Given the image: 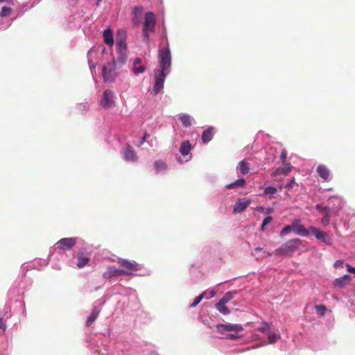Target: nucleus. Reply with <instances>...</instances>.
Listing matches in <instances>:
<instances>
[{"label": "nucleus", "mask_w": 355, "mask_h": 355, "mask_svg": "<svg viewBox=\"0 0 355 355\" xmlns=\"http://www.w3.org/2000/svg\"><path fill=\"white\" fill-rule=\"evenodd\" d=\"M302 245V241L299 239H293L282 245L273 252L275 255L291 256Z\"/></svg>", "instance_id": "f257e3e1"}, {"label": "nucleus", "mask_w": 355, "mask_h": 355, "mask_svg": "<svg viewBox=\"0 0 355 355\" xmlns=\"http://www.w3.org/2000/svg\"><path fill=\"white\" fill-rule=\"evenodd\" d=\"M159 64L161 67V71L166 72L171 67V51L168 47V44L166 45L165 49H162L159 51Z\"/></svg>", "instance_id": "f03ea898"}, {"label": "nucleus", "mask_w": 355, "mask_h": 355, "mask_svg": "<svg viewBox=\"0 0 355 355\" xmlns=\"http://www.w3.org/2000/svg\"><path fill=\"white\" fill-rule=\"evenodd\" d=\"M100 105L105 109H109L114 105V94L110 89H106L100 100Z\"/></svg>", "instance_id": "7ed1b4c3"}, {"label": "nucleus", "mask_w": 355, "mask_h": 355, "mask_svg": "<svg viewBox=\"0 0 355 355\" xmlns=\"http://www.w3.org/2000/svg\"><path fill=\"white\" fill-rule=\"evenodd\" d=\"M119 265L123 268L121 270L128 271L125 275H130V272H135L139 270V266L135 261H130L127 259H119L118 260Z\"/></svg>", "instance_id": "20e7f679"}, {"label": "nucleus", "mask_w": 355, "mask_h": 355, "mask_svg": "<svg viewBox=\"0 0 355 355\" xmlns=\"http://www.w3.org/2000/svg\"><path fill=\"white\" fill-rule=\"evenodd\" d=\"M309 230L317 239L320 240L322 242L328 245H332V239L327 232L320 231L319 229L314 226H311L309 227Z\"/></svg>", "instance_id": "39448f33"}, {"label": "nucleus", "mask_w": 355, "mask_h": 355, "mask_svg": "<svg viewBox=\"0 0 355 355\" xmlns=\"http://www.w3.org/2000/svg\"><path fill=\"white\" fill-rule=\"evenodd\" d=\"M114 64L108 62L102 69L103 80L105 82H112L114 80Z\"/></svg>", "instance_id": "423d86ee"}, {"label": "nucleus", "mask_w": 355, "mask_h": 355, "mask_svg": "<svg viewBox=\"0 0 355 355\" xmlns=\"http://www.w3.org/2000/svg\"><path fill=\"white\" fill-rule=\"evenodd\" d=\"M216 329L218 332L223 333L224 331H241L243 330L242 325L239 324H220L216 326Z\"/></svg>", "instance_id": "0eeeda50"}, {"label": "nucleus", "mask_w": 355, "mask_h": 355, "mask_svg": "<svg viewBox=\"0 0 355 355\" xmlns=\"http://www.w3.org/2000/svg\"><path fill=\"white\" fill-rule=\"evenodd\" d=\"M293 230L296 234L301 236H307L309 234V231L306 230L303 225L301 223V220L299 218H295L292 221Z\"/></svg>", "instance_id": "6e6552de"}, {"label": "nucleus", "mask_w": 355, "mask_h": 355, "mask_svg": "<svg viewBox=\"0 0 355 355\" xmlns=\"http://www.w3.org/2000/svg\"><path fill=\"white\" fill-rule=\"evenodd\" d=\"M166 76V72L159 71V73H156L155 76V83L153 87L155 94H157L164 87V83Z\"/></svg>", "instance_id": "1a4fd4ad"}, {"label": "nucleus", "mask_w": 355, "mask_h": 355, "mask_svg": "<svg viewBox=\"0 0 355 355\" xmlns=\"http://www.w3.org/2000/svg\"><path fill=\"white\" fill-rule=\"evenodd\" d=\"M76 243V239L75 238H64L57 242V248L66 250L72 248Z\"/></svg>", "instance_id": "9d476101"}, {"label": "nucleus", "mask_w": 355, "mask_h": 355, "mask_svg": "<svg viewBox=\"0 0 355 355\" xmlns=\"http://www.w3.org/2000/svg\"><path fill=\"white\" fill-rule=\"evenodd\" d=\"M156 20L155 16L152 12H148L145 15L144 28L153 32L155 29Z\"/></svg>", "instance_id": "9b49d317"}, {"label": "nucleus", "mask_w": 355, "mask_h": 355, "mask_svg": "<svg viewBox=\"0 0 355 355\" xmlns=\"http://www.w3.org/2000/svg\"><path fill=\"white\" fill-rule=\"evenodd\" d=\"M251 200L248 198L239 199L234 204L233 212L239 213L244 211L250 204Z\"/></svg>", "instance_id": "f8f14e48"}, {"label": "nucleus", "mask_w": 355, "mask_h": 355, "mask_svg": "<svg viewBox=\"0 0 355 355\" xmlns=\"http://www.w3.org/2000/svg\"><path fill=\"white\" fill-rule=\"evenodd\" d=\"M127 272L128 271L120 270L115 266H112L107 268V270L103 273V277L105 279H110L118 275L126 274Z\"/></svg>", "instance_id": "ddd939ff"}, {"label": "nucleus", "mask_w": 355, "mask_h": 355, "mask_svg": "<svg viewBox=\"0 0 355 355\" xmlns=\"http://www.w3.org/2000/svg\"><path fill=\"white\" fill-rule=\"evenodd\" d=\"M316 171L318 175L324 181L329 182L331 179L329 169L325 166L320 164L317 167Z\"/></svg>", "instance_id": "4468645a"}, {"label": "nucleus", "mask_w": 355, "mask_h": 355, "mask_svg": "<svg viewBox=\"0 0 355 355\" xmlns=\"http://www.w3.org/2000/svg\"><path fill=\"white\" fill-rule=\"evenodd\" d=\"M124 157L126 161L136 162L138 159L135 150L130 145H127L124 150Z\"/></svg>", "instance_id": "2eb2a0df"}, {"label": "nucleus", "mask_w": 355, "mask_h": 355, "mask_svg": "<svg viewBox=\"0 0 355 355\" xmlns=\"http://www.w3.org/2000/svg\"><path fill=\"white\" fill-rule=\"evenodd\" d=\"M214 128L209 127L207 129L203 131L202 134V141L204 144H207L210 141L214 136Z\"/></svg>", "instance_id": "dca6fc26"}, {"label": "nucleus", "mask_w": 355, "mask_h": 355, "mask_svg": "<svg viewBox=\"0 0 355 355\" xmlns=\"http://www.w3.org/2000/svg\"><path fill=\"white\" fill-rule=\"evenodd\" d=\"M351 279H352V277L350 275H344L343 276H342L339 278H337L335 280L334 284L336 286L343 287V286H345V285L348 284L350 282Z\"/></svg>", "instance_id": "f3484780"}, {"label": "nucleus", "mask_w": 355, "mask_h": 355, "mask_svg": "<svg viewBox=\"0 0 355 355\" xmlns=\"http://www.w3.org/2000/svg\"><path fill=\"white\" fill-rule=\"evenodd\" d=\"M103 40L104 42L109 46L114 44L113 35L111 29L107 28L103 31Z\"/></svg>", "instance_id": "a211bd4d"}, {"label": "nucleus", "mask_w": 355, "mask_h": 355, "mask_svg": "<svg viewBox=\"0 0 355 355\" xmlns=\"http://www.w3.org/2000/svg\"><path fill=\"white\" fill-rule=\"evenodd\" d=\"M179 119L185 128H189L192 124V118L187 114H181L179 115Z\"/></svg>", "instance_id": "6ab92c4d"}, {"label": "nucleus", "mask_w": 355, "mask_h": 355, "mask_svg": "<svg viewBox=\"0 0 355 355\" xmlns=\"http://www.w3.org/2000/svg\"><path fill=\"white\" fill-rule=\"evenodd\" d=\"M237 169L242 175H246L250 171V164L245 160H242L239 163Z\"/></svg>", "instance_id": "aec40b11"}, {"label": "nucleus", "mask_w": 355, "mask_h": 355, "mask_svg": "<svg viewBox=\"0 0 355 355\" xmlns=\"http://www.w3.org/2000/svg\"><path fill=\"white\" fill-rule=\"evenodd\" d=\"M191 148V144L189 141H183L180 147V153L183 155L186 156L189 155Z\"/></svg>", "instance_id": "412c9836"}, {"label": "nucleus", "mask_w": 355, "mask_h": 355, "mask_svg": "<svg viewBox=\"0 0 355 355\" xmlns=\"http://www.w3.org/2000/svg\"><path fill=\"white\" fill-rule=\"evenodd\" d=\"M141 62V58H136L134 60V67H133V71L135 73H142L145 71V67L142 65L137 66V64H140Z\"/></svg>", "instance_id": "4be33fe9"}, {"label": "nucleus", "mask_w": 355, "mask_h": 355, "mask_svg": "<svg viewBox=\"0 0 355 355\" xmlns=\"http://www.w3.org/2000/svg\"><path fill=\"white\" fill-rule=\"evenodd\" d=\"M99 309L97 308V307H94L93 309H92V311L90 314V315L89 316V318H87V326H89L92 324V323L97 318L98 314H99Z\"/></svg>", "instance_id": "5701e85b"}, {"label": "nucleus", "mask_w": 355, "mask_h": 355, "mask_svg": "<svg viewBox=\"0 0 355 355\" xmlns=\"http://www.w3.org/2000/svg\"><path fill=\"white\" fill-rule=\"evenodd\" d=\"M291 168L292 166L290 164H286L283 167L277 169L274 174L275 175L280 174L286 175L291 171Z\"/></svg>", "instance_id": "b1692460"}, {"label": "nucleus", "mask_w": 355, "mask_h": 355, "mask_svg": "<svg viewBox=\"0 0 355 355\" xmlns=\"http://www.w3.org/2000/svg\"><path fill=\"white\" fill-rule=\"evenodd\" d=\"M245 184V179L241 178V179L236 180L235 182H234L231 184H227L226 188L228 189H233L235 187H243Z\"/></svg>", "instance_id": "393cba45"}, {"label": "nucleus", "mask_w": 355, "mask_h": 355, "mask_svg": "<svg viewBox=\"0 0 355 355\" xmlns=\"http://www.w3.org/2000/svg\"><path fill=\"white\" fill-rule=\"evenodd\" d=\"M216 308L220 313L223 315H228L230 313V310L227 306H225V304L220 301L216 304Z\"/></svg>", "instance_id": "a878e982"}, {"label": "nucleus", "mask_w": 355, "mask_h": 355, "mask_svg": "<svg viewBox=\"0 0 355 355\" xmlns=\"http://www.w3.org/2000/svg\"><path fill=\"white\" fill-rule=\"evenodd\" d=\"M331 209H327V212L324 214V216L320 220V223L323 226H327L329 224L330 218H331Z\"/></svg>", "instance_id": "bb28decb"}, {"label": "nucleus", "mask_w": 355, "mask_h": 355, "mask_svg": "<svg viewBox=\"0 0 355 355\" xmlns=\"http://www.w3.org/2000/svg\"><path fill=\"white\" fill-rule=\"evenodd\" d=\"M280 338V335L276 332H268V342L270 344L275 343Z\"/></svg>", "instance_id": "cd10ccee"}, {"label": "nucleus", "mask_w": 355, "mask_h": 355, "mask_svg": "<svg viewBox=\"0 0 355 355\" xmlns=\"http://www.w3.org/2000/svg\"><path fill=\"white\" fill-rule=\"evenodd\" d=\"M166 164L162 160H157L155 162V168L157 173L159 172L162 170L166 169Z\"/></svg>", "instance_id": "c85d7f7f"}, {"label": "nucleus", "mask_w": 355, "mask_h": 355, "mask_svg": "<svg viewBox=\"0 0 355 355\" xmlns=\"http://www.w3.org/2000/svg\"><path fill=\"white\" fill-rule=\"evenodd\" d=\"M89 259L87 257L79 256L78 258L77 266L80 268H83L87 265Z\"/></svg>", "instance_id": "c756f323"}, {"label": "nucleus", "mask_w": 355, "mask_h": 355, "mask_svg": "<svg viewBox=\"0 0 355 355\" xmlns=\"http://www.w3.org/2000/svg\"><path fill=\"white\" fill-rule=\"evenodd\" d=\"M116 46H117L118 51H119V53L123 55L125 52V50H126V44H125V41H123L122 40L117 41Z\"/></svg>", "instance_id": "7c9ffc66"}, {"label": "nucleus", "mask_w": 355, "mask_h": 355, "mask_svg": "<svg viewBox=\"0 0 355 355\" xmlns=\"http://www.w3.org/2000/svg\"><path fill=\"white\" fill-rule=\"evenodd\" d=\"M270 329V324L267 322H263L261 325L258 328V331L262 333H268Z\"/></svg>", "instance_id": "2f4dec72"}, {"label": "nucleus", "mask_w": 355, "mask_h": 355, "mask_svg": "<svg viewBox=\"0 0 355 355\" xmlns=\"http://www.w3.org/2000/svg\"><path fill=\"white\" fill-rule=\"evenodd\" d=\"M206 297H205V292H203L200 295H198V297H196L193 303L190 305L191 307H195L196 306H197L200 302V301Z\"/></svg>", "instance_id": "473e14b6"}, {"label": "nucleus", "mask_w": 355, "mask_h": 355, "mask_svg": "<svg viewBox=\"0 0 355 355\" xmlns=\"http://www.w3.org/2000/svg\"><path fill=\"white\" fill-rule=\"evenodd\" d=\"M293 230L292 224L291 225L285 226L282 231L280 232L279 236L280 237H284L285 235L288 234Z\"/></svg>", "instance_id": "72a5a7b5"}, {"label": "nucleus", "mask_w": 355, "mask_h": 355, "mask_svg": "<svg viewBox=\"0 0 355 355\" xmlns=\"http://www.w3.org/2000/svg\"><path fill=\"white\" fill-rule=\"evenodd\" d=\"M277 190L276 188H275L273 187H267L264 189V194L272 196L274 194H275L277 193Z\"/></svg>", "instance_id": "f704fd0d"}, {"label": "nucleus", "mask_w": 355, "mask_h": 355, "mask_svg": "<svg viewBox=\"0 0 355 355\" xmlns=\"http://www.w3.org/2000/svg\"><path fill=\"white\" fill-rule=\"evenodd\" d=\"M315 309L317 313L320 315H324L327 311V307L322 304L315 305Z\"/></svg>", "instance_id": "c9c22d12"}, {"label": "nucleus", "mask_w": 355, "mask_h": 355, "mask_svg": "<svg viewBox=\"0 0 355 355\" xmlns=\"http://www.w3.org/2000/svg\"><path fill=\"white\" fill-rule=\"evenodd\" d=\"M233 297V295L231 293H226L224 296L219 300L220 302L226 304L230 302Z\"/></svg>", "instance_id": "e433bc0d"}, {"label": "nucleus", "mask_w": 355, "mask_h": 355, "mask_svg": "<svg viewBox=\"0 0 355 355\" xmlns=\"http://www.w3.org/2000/svg\"><path fill=\"white\" fill-rule=\"evenodd\" d=\"M11 12V8L7 6H3L1 8V11L0 12V16L1 17H7L10 15Z\"/></svg>", "instance_id": "4c0bfd02"}, {"label": "nucleus", "mask_w": 355, "mask_h": 355, "mask_svg": "<svg viewBox=\"0 0 355 355\" xmlns=\"http://www.w3.org/2000/svg\"><path fill=\"white\" fill-rule=\"evenodd\" d=\"M272 220V218L271 216H266L262 223V225L261 226V230L263 231L265 229V227L267 226Z\"/></svg>", "instance_id": "58836bf2"}, {"label": "nucleus", "mask_w": 355, "mask_h": 355, "mask_svg": "<svg viewBox=\"0 0 355 355\" xmlns=\"http://www.w3.org/2000/svg\"><path fill=\"white\" fill-rule=\"evenodd\" d=\"M259 252H263L265 254H266V255H267V256H268V257H270V256H272V253H270V252H268L264 251V250H263V248H259V247L256 248L254 250V251L252 252V254H253V255H255V254H256V253Z\"/></svg>", "instance_id": "ea45409f"}, {"label": "nucleus", "mask_w": 355, "mask_h": 355, "mask_svg": "<svg viewBox=\"0 0 355 355\" xmlns=\"http://www.w3.org/2000/svg\"><path fill=\"white\" fill-rule=\"evenodd\" d=\"M143 11V8L140 6H135L133 8V14L135 17H137L141 14Z\"/></svg>", "instance_id": "a19ab883"}, {"label": "nucleus", "mask_w": 355, "mask_h": 355, "mask_svg": "<svg viewBox=\"0 0 355 355\" xmlns=\"http://www.w3.org/2000/svg\"><path fill=\"white\" fill-rule=\"evenodd\" d=\"M315 208L319 211H320L321 213H324V214L327 212V209H331V208H329L328 207H322L319 204L316 205Z\"/></svg>", "instance_id": "79ce46f5"}, {"label": "nucleus", "mask_w": 355, "mask_h": 355, "mask_svg": "<svg viewBox=\"0 0 355 355\" xmlns=\"http://www.w3.org/2000/svg\"><path fill=\"white\" fill-rule=\"evenodd\" d=\"M295 185H297L295 181V178H293L290 182L287 183L285 184L284 186V188L287 189H291V188H293Z\"/></svg>", "instance_id": "37998d69"}, {"label": "nucleus", "mask_w": 355, "mask_h": 355, "mask_svg": "<svg viewBox=\"0 0 355 355\" xmlns=\"http://www.w3.org/2000/svg\"><path fill=\"white\" fill-rule=\"evenodd\" d=\"M286 157H287V153H286V150H283L280 155V159H281L282 162H284L286 159Z\"/></svg>", "instance_id": "c03bdc74"}, {"label": "nucleus", "mask_w": 355, "mask_h": 355, "mask_svg": "<svg viewBox=\"0 0 355 355\" xmlns=\"http://www.w3.org/2000/svg\"><path fill=\"white\" fill-rule=\"evenodd\" d=\"M346 268H347V270L349 272L355 274V268L354 267H352L349 264L347 263L346 264Z\"/></svg>", "instance_id": "a18cd8bd"}, {"label": "nucleus", "mask_w": 355, "mask_h": 355, "mask_svg": "<svg viewBox=\"0 0 355 355\" xmlns=\"http://www.w3.org/2000/svg\"><path fill=\"white\" fill-rule=\"evenodd\" d=\"M239 336L233 334H230L227 335V338L230 340H236Z\"/></svg>", "instance_id": "49530a36"}, {"label": "nucleus", "mask_w": 355, "mask_h": 355, "mask_svg": "<svg viewBox=\"0 0 355 355\" xmlns=\"http://www.w3.org/2000/svg\"><path fill=\"white\" fill-rule=\"evenodd\" d=\"M148 31V29H146L145 28H143V35L145 37L146 41H148L149 39Z\"/></svg>", "instance_id": "de8ad7c7"}, {"label": "nucleus", "mask_w": 355, "mask_h": 355, "mask_svg": "<svg viewBox=\"0 0 355 355\" xmlns=\"http://www.w3.org/2000/svg\"><path fill=\"white\" fill-rule=\"evenodd\" d=\"M149 137H150V135L148 132H145L144 135V137L141 139V144H143L146 141V139Z\"/></svg>", "instance_id": "09e8293b"}, {"label": "nucleus", "mask_w": 355, "mask_h": 355, "mask_svg": "<svg viewBox=\"0 0 355 355\" xmlns=\"http://www.w3.org/2000/svg\"><path fill=\"white\" fill-rule=\"evenodd\" d=\"M343 263V261L342 260H338L336 261L335 263H334V266L335 267H338L340 266V265H342Z\"/></svg>", "instance_id": "8fccbe9b"}, {"label": "nucleus", "mask_w": 355, "mask_h": 355, "mask_svg": "<svg viewBox=\"0 0 355 355\" xmlns=\"http://www.w3.org/2000/svg\"><path fill=\"white\" fill-rule=\"evenodd\" d=\"M216 295V291L214 290H211L209 293V297H208L207 298L209 299V298H211L213 297H214Z\"/></svg>", "instance_id": "3c124183"}, {"label": "nucleus", "mask_w": 355, "mask_h": 355, "mask_svg": "<svg viewBox=\"0 0 355 355\" xmlns=\"http://www.w3.org/2000/svg\"><path fill=\"white\" fill-rule=\"evenodd\" d=\"M6 328V326H5V324L3 321V319L2 318H0V329H5Z\"/></svg>", "instance_id": "603ef678"}, {"label": "nucleus", "mask_w": 355, "mask_h": 355, "mask_svg": "<svg viewBox=\"0 0 355 355\" xmlns=\"http://www.w3.org/2000/svg\"><path fill=\"white\" fill-rule=\"evenodd\" d=\"M273 211H274V209L272 208H267L265 210V213L270 214L272 213Z\"/></svg>", "instance_id": "864d4df0"}, {"label": "nucleus", "mask_w": 355, "mask_h": 355, "mask_svg": "<svg viewBox=\"0 0 355 355\" xmlns=\"http://www.w3.org/2000/svg\"><path fill=\"white\" fill-rule=\"evenodd\" d=\"M256 209H257V211H261V212H265V210H266V209H265L264 207H261V206L257 207L256 208Z\"/></svg>", "instance_id": "5fc2aeb1"}, {"label": "nucleus", "mask_w": 355, "mask_h": 355, "mask_svg": "<svg viewBox=\"0 0 355 355\" xmlns=\"http://www.w3.org/2000/svg\"><path fill=\"white\" fill-rule=\"evenodd\" d=\"M102 0H97V5L99 4V3Z\"/></svg>", "instance_id": "6e6d98bb"}, {"label": "nucleus", "mask_w": 355, "mask_h": 355, "mask_svg": "<svg viewBox=\"0 0 355 355\" xmlns=\"http://www.w3.org/2000/svg\"><path fill=\"white\" fill-rule=\"evenodd\" d=\"M8 0H0V2L8 1Z\"/></svg>", "instance_id": "4d7b16f0"}, {"label": "nucleus", "mask_w": 355, "mask_h": 355, "mask_svg": "<svg viewBox=\"0 0 355 355\" xmlns=\"http://www.w3.org/2000/svg\"><path fill=\"white\" fill-rule=\"evenodd\" d=\"M133 21H134L135 24H137V21H136L135 19H133Z\"/></svg>", "instance_id": "13d9d810"}]
</instances>
